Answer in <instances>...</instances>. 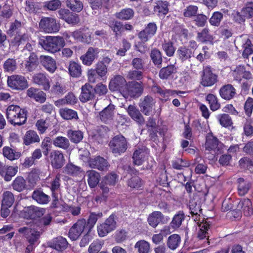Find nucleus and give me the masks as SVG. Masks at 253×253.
I'll return each mask as SVG.
<instances>
[{
    "mask_svg": "<svg viewBox=\"0 0 253 253\" xmlns=\"http://www.w3.org/2000/svg\"><path fill=\"white\" fill-rule=\"evenodd\" d=\"M7 121L13 126H21L27 120V111L18 105H10L6 110Z\"/></svg>",
    "mask_w": 253,
    "mask_h": 253,
    "instance_id": "obj_1",
    "label": "nucleus"
},
{
    "mask_svg": "<svg viewBox=\"0 0 253 253\" xmlns=\"http://www.w3.org/2000/svg\"><path fill=\"white\" fill-rule=\"evenodd\" d=\"M40 43L45 50L55 53L65 45V41L61 37L47 36L45 39H41Z\"/></svg>",
    "mask_w": 253,
    "mask_h": 253,
    "instance_id": "obj_2",
    "label": "nucleus"
},
{
    "mask_svg": "<svg viewBox=\"0 0 253 253\" xmlns=\"http://www.w3.org/2000/svg\"><path fill=\"white\" fill-rule=\"evenodd\" d=\"M117 218L114 214L110 215L103 222L97 226V233L99 237H103L114 231L117 227Z\"/></svg>",
    "mask_w": 253,
    "mask_h": 253,
    "instance_id": "obj_3",
    "label": "nucleus"
},
{
    "mask_svg": "<svg viewBox=\"0 0 253 253\" xmlns=\"http://www.w3.org/2000/svg\"><path fill=\"white\" fill-rule=\"evenodd\" d=\"M235 43L236 47L242 50L243 57L248 58L253 53V44L248 35H242L237 37Z\"/></svg>",
    "mask_w": 253,
    "mask_h": 253,
    "instance_id": "obj_4",
    "label": "nucleus"
},
{
    "mask_svg": "<svg viewBox=\"0 0 253 253\" xmlns=\"http://www.w3.org/2000/svg\"><path fill=\"white\" fill-rule=\"evenodd\" d=\"M112 153L116 156L124 153L127 148V142L122 135H118L113 138L109 143Z\"/></svg>",
    "mask_w": 253,
    "mask_h": 253,
    "instance_id": "obj_5",
    "label": "nucleus"
},
{
    "mask_svg": "<svg viewBox=\"0 0 253 253\" xmlns=\"http://www.w3.org/2000/svg\"><path fill=\"white\" fill-rule=\"evenodd\" d=\"M206 150L211 151V156L207 157L209 159H212L215 154L221 153L223 144L218 140L212 135L207 136L205 143Z\"/></svg>",
    "mask_w": 253,
    "mask_h": 253,
    "instance_id": "obj_6",
    "label": "nucleus"
},
{
    "mask_svg": "<svg viewBox=\"0 0 253 253\" xmlns=\"http://www.w3.org/2000/svg\"><path fill=\"white\" fill-rule=\"evenodd\" d=\"M39 27L47 33H54L59 31L60 24L52 17H43L39 23Z\"/></svg>",
    "mask_w": 253,
    "mask_h": 253,
    "instance_id": "obj_7",
    "label": "nucleus"
},
{
    "mask_svg": "<svg viewBox=\"0 0 253 253\" xmlns=\"http://www.w3.org/2000/svg\"><path fill=\"white\" fill-rule=\"evenodd\" d=\"M7 84L10 88L17 90L24 89L28 86L26 78L24 76L18 75H13L8 77Z\"/></svg>",
    "mask_w": 253,
    "mask_h": 253,
    "instance_id": "obj_8",
    "label": "nucleus"
},
{
    "mask_svg": "<svg viewBox=\"0 0 253 253\" xmlns=\"http://www.w3.org/2000/svg\"><path fill=\"white\" fill-rule=\"evenodd\" d=\"M217 76L213 73L211 68L207 67L203 69L200 84L204 87H210L217 82Z\"/></svg>",
    "mask_w": 253,
    "mask_h": 253,
    "instance_id": "obj_9",
    "label": "nucleus"
},
{
    "mask_svg": "<svg viewBox=\"0 0 253 253\" xmlns=\"http://www.w3.org/2000/svg\"><path fill=\"white\" fill-rule=\"evenodd\" d=\"M86 220L84 219H79L70 228L69 231V237L73 241L76 240L86 229Z\"/></svg>",
    "mask_w": 253,
    "mask_h": 253,
    "instance_id": "obj_10",
    "label": "nucleus"
},
{
    "mask_svg": "<svg viewBox=\"0 0 253 253\" xmlns=\"http://www.w3.org/2000/svg\"><path fill=\"white\" fill-rule=\"evenodd\" d=\"M155 104V101L153 97L150 95H147L140 100L139 106L142 113L145 115L149 116L153 110Z\"/></svg>",
    "mask_w": 253,
    "mask_h": 253,
    "instance_id": "obj_11",
    "label": "nucleus"
},
{
    "mask_svg": "<svg viewBox=\"0 0 253 253\" xmlns=\"http://www.w3.org/2000/svg\"><path fill=\"white\" fill-rule=\"evenodd\" d=\"M157 30V26L154 22L149 23L144 30L140 32L138 35L141 41L145 42L149 39L154 36Z\"/></svg>",
    "mask_w": 253,
    "mask_h": 253,
    "instance_id": "obj_12",
    "label": "nucleus"
},
{
    "mask_svg": "<svg viewBox=\"0 0 253 253\" xmlns=\"http://www.w3.org/2000/svg\"><path fill=\"white\" fill-rule=\"evenodd\" d=\"M88 163L90 168L100 170H107L110 166L107 160L100 156L90 158Z\"/></svg>",
    "mask_w": 253,
    "mask_h": 253,
    "instance_id": "obj_13",
    "label": "nucleus"
},
{
    "mask_svg": "<svg viewBox=\"0 0 253 253\" xmlns=\"http://www.w3.org/2000/svg\"><path fill=\"white\" fill-rule=\"evenodd\" d=\"M51 165L56 169L61 168L65 163L63 154L59 150H54L50 154Z\"/></svg>",
    "mask_w": 253,
    "mask_h": 253,
    "instance_id": "obj_14",
    "label": "nucleus"
},
{
    "mask_svg": "<svg viewBox=\"0 0 253 253\" xmlns=\"http://www.w3.org/2000/svg\"><path fill=\"white\" fill-rule=\"evenodd\" d=\"M232 71L233 77L236 81H241L242 79L246 80L253 79L252 73L246 70L245 67L243 65H239Z\"/></svg>",
    "mask_w": 253,
    "mask_h": 253,
    "instance_id": "obj_15",
    "label": "nucleus"
},
{
    "mask_svg": "<svg viewBox=\"0 0 253 253\" xmlns=\"http://www.w3.org/2000/svg\"><path fill=\"white\" fill-rule=\"evenodd\" d=\"M48 186L52 192V197L53 198L52 205L55 207L58 201V198L56 192H58L60 189L61 179L60 175H57L55 178L52 179Z\"/></svg>",
    "mask_w": 253,
    "mask_h": 253,
    "instance_id": "obj_16",
    "label": "nucleus"
},
{
    "mask_svg": "<svg viewBox=\"0 0 253 253\" xmlns=\"http://www.w3.org/2000/svg\"><path fill=\"white\" fill-rule=\"evenodd\" d=\"M99 52V50L98 48L90 47L86 53L81 56L80 59L84 65L90 66L95 59L97 57Z\"/></svg>",
    "mask_w": 253,
    "mask_h": 253,
    "instance_id": "obj_17",
    "label": "nucleus"
},
{
    "mask_svg": "<svg viewBox=\"0 0 253 253\" xmlns=\"http://www.w3.org/2000/svg\"><path fill=\"white\" fill-rule=\"evenodd\" d=\"M148 155V150L145 147L136 149L132 156L133 164L137 166L141 165L146 160Z\"/></svg>",
    "mask_w": 253,
    "mask_h": 253,
    "instance_id": "obj_18",
    "label": "nucleus"
},
{
    "mask_svg": "<svg viewBox=\"0 0 253 253\" xmlns=\"http://www.w3.org/2000/svg\"><path fill=\"white\" fill-rule=\"evenodd\" d=\"M33 83L38 85L42 86L43 90H48L50 87L49 79L43 73H37L32 77Z\"/></svg>",
    "mask_w": 253,
    "mask_h": 253,
    "instance_id": "obj_19",
    "label": "nucleus"
},
{
    "mask_svg": "<svg viewBox=\"0 0 253 253\" xmlns=\"http://www.w3.org/2000/svg\"><path fill=\"white\" fill-rule=\"evenodd\" d=\"M18 169L17 166H8L3 165L0 169V175L5 181H10L12 177L16 174Z\"/></svg>",
    "mask_w": 253,
    "mask_h": 253,
    "instance_id": "obj_20",
    "label": "nucleus"
},
{
    "mask_svg": "<svg viewBox=\"0 0 253 253\" xmlns=\"http://www.w3.org/2000/svg\"><path fill=\"white\" fill-rule=\"evenodd\" d=\"M94 96V90L89 84H85L82 87V92L79 99L82 102H86L91 100Z\"/></svg>",
    "mask_w": 253,
    "mask_h": 253,
    "instance_id": "obj_21",
    "label": "nucleus"
},
{
    "mask_svg": "<svg viewBox=\"0 0 253 253\" xmlns=\"http://www.w3.org/2000/svg\"><path fill=\"white\" fill-rule=\"evenodd\" d=\"M41 64L48 72L53 73L57 68L55 60L51 56L41 55L40 57Z\"/></svg>",
    "mask_w": 253,
    "mask_h": 253,
    "instance_id": "obj_22",
    "label": "nucleus"
},
{
    "mask_svg": "<svg viewBox=\"0 0 253 253\" xmlns=\"http://www.w3.org/2000/svg\"><path fill=\"white\" fill-rule=\"evenodd\" d=\"M219 94L224 100H230L236 95V90L232 84H225L220 88Z\"/></svg>",
    "mask_w": 253,
    "mask_h": 253,
    "instance_id": "obj_23",
    "label": "nucleus"
},
{
    "mask_svg": "<svg viewBox=\"0 0 253 253\" xmlns=\"http://www.w3.org/2000/svg\"><path fill=\"white\" fill-rule=\"evenodd\" d=\"M27 95L36 101L42 103L46 100V95L38 88L30 87L27 90Z\"/></svg>",
    "mask_w": 253,
    "mask_h": 253,
    "instance_id": "obj_24",
    "label": "nucleus"
},
{
    "mask_svg": "<svg viewBox=\"0 0 253 253\" xmlns=\"http://www.w3.org/2000/svg\"><path fill=\"white\" fill-rule=\"evenodd\" d=\"M42 233V229H40L33 224L28 233L26 234V238L30 244L34 245L38 242Z\"/></svg>",
    "mask_w": 253,
    "mask_h": 253,
    "instance_id": "obj_25",
    "label": "nucleus"
},
{
    "mask_svg": "<svg viewBox=\"0 0 253 253\" xmlns=\"http://www.w3.org/2000/svg\"><path fill=\"white\" fill-rule=\"evenodd\" d=\"M198 226L199 227V229L197 232V238L199 240H204V239H206L207 240H208V238L209 237V231L210 227V224L207 221H204V220H202V221H200V219L198 220V222H197Z\"/></svg>",
    "mask_w": 253,
    "mask_h": 253,
    "instance_id": "obj_26",
    "label": "nucleus"
},
{
    "mask_svg": "<svg viewBox=\"0 0 253 253\" xmlns=\"http://www.w3.org/2000/svg\"><path fill=\"white\" fill-rule=\"evenodd\" d=\"M194 54L192 49L185 46H180L176 51L177 57L182 62L190 61V59L194 56Z\"/></svg>",
    "mask_w": 253,
    "mask_h": 253,
    "instance_id": "obj_27",
    "label": "nucleus"
},
{
    "mask_svg": "<svg viewBox=\"0 0 253 253\" xmlns=\"http://www.w3.org/2000/svg\"><path fill=\"white\" fill-rule=\"evenodd\" d=\"M127 112L131 118L139 125H143L145 120L140 111L135 106L130 105L127 109Z\"/></svg>",
    "mask_w": 253,
    "mask_h": 253,
    "instance_id": "obj_28",
    "label": "nucleus"
},
{
    "mask_svg": "<svg viewBox=\"0 0 253 253\" xmlns=\"http://www.w3.org/2000/svg\"><path fill=\"white\" fill-rule=\"evenodd\" d=\"M114 106L109 105L99 113L100 120L106 123L111 122L114 115Z\"/></svg>",
    "mask_w": 253,
    "mask_h": 253,
    "instance_id": "obj_29",
    "label": "nucleus"
},
{
    "mask_svg": "<svg viewBox=\"0 0 253 253\" xmlns=\"http://www.w3.org/2000/svg\"><path fill=\"white\" fill-rule=\"evenodd\" d=\"M143 91V86L138 82H132L127 87L128 94L131 97H138L142 94Z\"/></svg>",
    "mask_w": 253,
    "mask_h": 253,
    "instance_id": "obj_30",
    "label": "nucleus"
},
{
    "mask_svg": "<svg viewBox=\"0 0 253 253\" xmlns=\"http://www.w3.org/2000/svg\"><path fill=\"white\" fill-rule=\"evenodd\" d=\"M68 246V243L66 238L58 236L53 239L50 243V247L57 251H63Z\"/></svg>",
    "mask_w": 253,
    "mask_h": 253,
    "instance_id": "obj_31",
    "label": "nucleus"
},
{
    "mask_svg": "<svg viewBox=\"0 0 253 253\" xmlns=\"http://www.w3.org/2000/svg\"><path fill=\"white\" fill-rule=\"evenodd\" d=\"M78 99L73 92H69L63 98L56 101L54 103L57 107H60L65 105H73L77 102Z\"/></svg>",
    "mask_w": 253,
    "mask_h": 253,
    "instance_id": "obj_32",
    "label": "nucleus"
},
{
    "mask_svg": "<svg viewBox=\"0 0 253 253\" xmlns=\"http://www.w3.org/2000/svg\"><path fill=\"white\" fill-rule=\"evenodd\" d=\"M126 83V81L124 77L121 76H117L111 80L109 87L112 91L120 90Z\"/></svg>",
    "mask_w": 253,
    "mask_h": 253,
    "instance_id": "obj_33",
    "label": "nucleus"
},
{
    "mask_svg": "<svg viewBox=\"0 0 253 253\" xmlns=\"http://www.w3.org/2000/svg\"><path fill=\"white\" fill-rule=\"evenodd\" d=\"M39 63L37 56L34 53H31L25 64L26 71L31 72L35 71L38 68Z\"/></svg>",
    "mask_w": 253,
    "mask_h": 253,
    "instance_id": "obj_34",
    "label": "nucleus"
},
{
    "mask_svg": "<svg viewBox=\"0 0 253 253\" xmlns=\"http://www.w3.org/2000/svg\"><path fill=\"white\" fill-rule=\"evenodd\" d=\"M51 91L54 94L62 95L67 91V87L62 79L58 78L53 84Z\"/></svg>",
    "mask_w": 253,
    "mask_h": 253,
    "instance_id": "obj_35",
    "label": "nucleus"
},
{
    "mask_svg": "<svg viewBox=\"0 0 253 253\" xmlns=\"http://www.w3.org/2000/svg\"><path fill=\"white\" fill-rule=\"evenodd\" d=\"M103 214L101 212H91L90 213L87 222H86L87 233H89L91 230L98 219L101 218Z\"/></svg>",
    "mask_w": 253,
    "mask_h": 253,
    "instance_id": "obj_36",
    "label": "nucleus"
},
{
    "mask_svg": "<svg viewBox=\"0 0 253 253\" xmlns=\"http://www.w3.org/2000/svg\"><path fill=\"white\" fill-rule=\"evenodd\" d=\"M45 210L35 206H30L25 209V212L27 213L28 217L31 219H34L37 217H40L42 216Z\"/></svg>",
    "mask_w": 253,
    "mask_h": 253,
    "instance_id": "obj_37",
    "label": "nucleus"
},
{
    "mask_svg": "<svg viewBox=\"0 0 253 253\" xmlns=\"http://www.w3.org/2000/svg\"><path fill=\"white\" fill-rule=\"evenodd\" d=\"M32 197L33 200L40 204H47L50 200L49 196L40 189L35 190L33 192Z\"/></svg>",
    "mask_w": 253,
    "mask_h": 253,
    "instance_id": "obj_38",
    "label": "nucleus"
},
{
    "mask_svg": "<svg viewBox=\"0 0 253 253\" xmlns=\"http://www.w3.org/2000/svg\"><path fill=\"white\" fill-rule=\"evenodd\" d=\"M169 2L166 0H158L154 6V11L159 15H165L169 12Z\"/></svg>",
    "mask_w": 253,
    "mask_h": 253,
    "instance_id": "obj_39",
    "label": "nucleus"
},
{
    "mask_svg": "<svg viewBox=\"0 0 253 253\" xmlns=\"http://www.w3.org/2000/svg\"><path fill=\"white\" fill-rule=\"evenodd\" d=\"M53 219V217L50 214H47L44 215L42 218L36 220L34 224L36 227L41 228L43 230V232L45 231V227L50 224Z\"/></svg>",
    "mask_w": 253,
    "mask_h": 253,
    "instance_id": "obj_40",
    "label": "nucleus"
},
{
    "mask_svg": "<svg viewBox=\"0 0 253 253\" xmlns=\"http://www.w3.org/2000/svg\"><path fill=\"white\" fill-rule=\"evenodd\" d=\"M68 69L70 75L72 77L78 78L82 75L81 65L75 61L70 62Z\"/></svg>",
    "mask_w": 253,
    "mask_h": 253,
    "instance_id": "obj_41",
    "label": "nucleus"
},
{
    "mask_svg": "<svg viewBox=\"0 0 253 253\" xmlns=\"http://www.w3.org/2000/svg\"><path fill=\"white\" fill-rule=\"evenodd\" d=\"M40 138L37 132L34 130H30L26 132L24 138V143L26 145H29L32 143L39 142Z\"/></svg>",
    "mask_w": 253,
    "mask_h": 253,
    "instance_id": "obj_42",
    "label": "nucleus"
},
{
    "mask_svg": "<svg viewBox=\"0 0 253 253\" xmlns=\"http://www.w3.org/2000/svg\"><path fill=\"white\" fill-rule=\"evenodd\" d=\"M176 71L177 69L173 65H168L160 70L159 76L161 79H168Z\"/></svg>",
    "mask_w": 253,
    "mask_h": 253,
    "instance_id": "obj_43",
    "label": "nucleus"
},
{
    "mask_svg": "<svg viewBox=\"0 0 253 253\" xmlns=\"http://www.w3.org/2000/svg\"><path fill=\"white\" fill-rule=\"evenodd\" d=\"M86 175L89 186L91 188L95 187L99 181V173L95 170H90L87 171Z\"/></svg>",
    "mask_w": 253,
    "mask_h": 253,
    "instance_id": "obj_44",
    "label": "nucleus"
},
{
    "mask_svg": "<svg viewBox=\"0 0 253 253\" xmlns=\"http://www.w3.org/2000/svg\"><path fill=\"white\" fill-rule=\"evenodd\" d=\"M242 13L244 18L242 17L239 13H237V15L240 17L238 20L239 22H244L245 20V18H250L253 17V2L248 3L246 7L243 8Z\"/></svg>",
    "mask_w": 253,
    "mask_h": 253,
    "instance_id": "obj_45",
    "label": "nucleus"
},
{
    "mask_svg": "<svg viewBox=\"0 0 253 253\" xmlns=\"http://www.w3.org/2000/svg\"><path fill=\"white\" fill-rule=\"evenodd\" d=\"M164 216L160 211H154L148 217V222L150 225L156 227L162 221Z\"/></svg>",
    "mask_w": 253,
    "mask_h": 253,
    "instance_id": "obj_46",
    "label": "nucleus"
},
{
    "mask_svg": "<svg viewBox=\"0 0 253 253\" xmlns=\"http://www.w3.org/2000/svg\"><path fill=\"white\" fill-rule=\"evenodd\" d=\"M11 186L12 188L18 192H20L26 188V181L22 176H18L16 177L13 181Z\"/></svg>",
    "mask_w": 253,
    "mask_h": 253,
    "instance_id": "obj_47",
    "label": "nucleus"
},
{
    "mask_svg": "<svg viewBox=\"0 0 253 253\" xmlns=\"http://www.w3.org/2000/svg\"><path fill=\"white\" fill-rule=\"evenodd\" d=\"M59 114L61 117L65 120L78 119L77 112L71 109L65 108L59 110Z\"/></svg>",
    "mask_w": 253,
    "mask_h": 253,
    "instance_id": "obj_48",
    "label": "nucleus"
},
{
    "mask_svg": "<svg viewBox=\"0 0 253 253\" xmlns=\"http://www.w3.org/2000/svg\"><path fill=\"white\" fill-rule=\"evenodd\" d=\"M185 218V216L184 212L182 211H178L173 216L170 223V226L174 229L178 228L181 225Z\"/></svg>",
    "mask_w": 253,
    "mask_h": 253,
    "instance_id": "obj_49",
    "label": "nucleus"
},
{
    "mask_svg": "<svg viewBox=\"0 0 253 253\" xmlns=\"http://www.w3.org/2000/svg\"><path fill=\"white\" fill-rule=\"evenodd\" d=\"M134 249L138 253H149L150 251V244L145 240H139L135 243Z\"/></svg>",
    "mask_w": 253,
    "mask_h": 253,
    "instance_id": "obj_50",
    "label": "nucleus"
},
{
    "mask_svg": "<svg viewBox=\"0 0 253 253\" xmlns=\"http://www.w3.org/2000/svg\"><path fill=\"white\" fill-rule=\"evenodd\" d=\"M150 57L154 65L157 67L161 66L163 61L162 55L158 49L154 48L151 50Z\"/></svg>",
    "mask_w": 253,
    "mask_h": 253,
    "instance_id": "obj_51",
    "label": "nucleus"
},
{
    "mask_svg": "<svg viewBox=\"0 0 253 253\" xmlns=\"http://www.w3.org/2000/svg\"><path fill=\"white\" fill-rule=\"evenodd\" d=\"M2 153L4 157L11 161L18 159L21 156L20 152H16L9 147H4Z\"/></svg>",
    "mask_w": 253,
    "mask_h": 253,
    "instance_id": "obj_52",
    "label": "nucleus"
},
{
    "mask_svg": "<svg viewBox=\"0 0 253 253\" xmlns=\"http://www.w3.org/2000/svg\"><path fill=\"white\" fill-rule=\"evenodd\" d=\"M53 145L63 149H67L70 146L69 140L65 137L57 136L53 140Z\"/></svg>",
    "mask_w": 253,
    "mask_h": 253,
    "instance_id": "obj_53",
    "label": "nucleus"
},
{
    "mask_svg": "<svg viewBox=\"0 0 253 253\" xmlns=\"http://www.w3.org/2000/svg\"><path fill=\"white\" fill-rule=\"evenodd\" d=\"M67 136L74 143H78L83 138V132L81 130L69 129L67 131Z\"/></svg>",
    "mask_w": 253,
    "mask_h": 253,
    "instance_id": "obj_54",
    "label": "nucleus"
},
{
    "mask_svg": "<svg viewBox=\"0 0 253 253\" xmlns=\"http://www.w3.org/2000/svg\"><path fill=\"white\" fill-rule=\"evenodd\" d=\"M181 242L180 237L176 234L170 235L168 239L167 246L171 250L176 249Z\"/></svg>",
    "mask_w": 253,
    "mask_h": 253,
    "instance_id": "obj_55",
    "label": "nucleus"
},
{
    "mask_svg": "<svg viewBox=\"0 0 253 253\" xmlns=\"http://www.w3.org/2000/svg\"><path fill=\"white\" fill-rule=\"evenodd\" d=\"M206 100L208 102L210 109L212 111H215L220 108V104L215 95L212 94H208L206 96Z\"/></svg>",
    "mask_w": 253,
    "mask_h": 253,
    "instance_id": "obj_56",
    "label": "nucleus"
},
{
    "mask_svg": "<svg viewBox=\"0 0 253 253\" xmlns=\"http://www.w3.org/2000/svg\"><path fill=\"white\" fill-rule=\"evenodd\" d=\"M14 196L11 192L6 191L3 192L1 205L10 207L14 203Z\"/></svg>",
    "mask_w": 253,
    "mask_h": 253,
    "instance_id": "obj_57",
    "label": "nucleus"
},
{
    "mask_svg": "<svg viewBox=\"0 0 253 253\" xmlns=\"http://www.w3.org/2000/svg\"><path fill=\"white\" fill-rule=\"evenodd\" d=\"M189 210L190 211V213L192 215L196 216V218L194 219V220L196 221L198 220V215L199 216L202 211L200 204H197L194 200H191L189 202Z\"/></svg>",
    "mask_w": 253,
    "mask_h": 253,
    "instance_id": "obj_58",
    "label": "nucleus"
},
{
    "mask_svg": "<svg viewBox=\"0 0 253 253\" xmlns=\"http://www.w3.org/2000/svg\"><path fill=\"white\" fill-rule=\"evenodd\" d=\"M67 6L72 11L79 12L83 8V4L81 0H68Z\"/></svg>",
    "mask_w": 253,
    "mask_h": 253,
    "instance_id": "obj_59",
    "label": "nucleus"
},
{
    "mask_svg": "<svg viewBox=\"0 0 253 253\" xmlns=\"http://www.w3.org/2000/svg\"><path fill=\"white\" fill-rule=\"evenodd\" d=\"M17 63L15 59L8 58L3 63V68L5 72L12 73L17 69Z\"/></svg>",
    "mask_w": 253,
    "mask_h": 253,
    "instance_id": "obj_60",
    "label": "nucleus"
},
{
    "mask_svg": "<svg viewBox=\"0 0 253 253\" xmlns=\"http://www.w3.org/2000/svg\"><path fill=\"white\" fill-rule=\"evenodd\" d=\"M197 39L199 41L205 42L212 40V37L209 33V29L205 28L197 33Z\"/></svg>",
    "mask_w": 253,
    "mask_h": 253,
    "instance_id": "obj_61",
    "label": "nucleus"
},
{
    "mask_svg": "<svg viewBox=\"0 0 253 253\" xmlns=\"http://www.w3.org/2000/svg\"><path fill=\"white\" fill-rule=\"evenodd\" d=\"M162 48L166 54L169 57L172 56L175 51L173 44L170 41H165L162 44Z\"/></svg>",
    "mask_w": 253,
    "mask_h": 253,
    "instance_id": "obj_62",
    "label": "nucleus"
},
{
    "mask_svg": "<svg viewBox=\"0 0 253 253\" xmlns=\"http://www.w3.org/2000/svg\"><path fill=\"white\" fill-rule=\"evenodd\" d=\"M133 10L131 8H126L117 13L116 16L117 18L123 20H128L133 16Z\"/></svg>",
    "mask_w": 253,
    "mask_h": 253,
    "instance_id": "obj_63",
    "label": "nucleus"
},
{
    "mask_svg": "<svg viewBox=\"0 0 253 253\" xmlns=\"http://www.w3.org/2000/svg\"><path fill=\"white\" fill-rule=\"evenodd\" d=\"M104 242L99 240H94L89 246L88 251L89 253H98L101 249Z\"/></svg>",
    "mask_w": 253,
    "mask_h": 253,
    "instance_id": "obj_64",
    "label": "nucleus"
}]
</instances>
